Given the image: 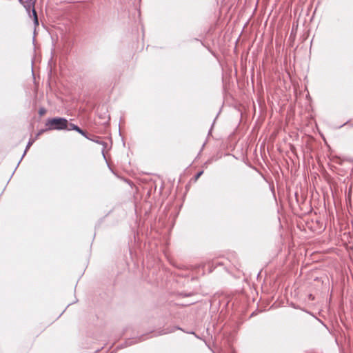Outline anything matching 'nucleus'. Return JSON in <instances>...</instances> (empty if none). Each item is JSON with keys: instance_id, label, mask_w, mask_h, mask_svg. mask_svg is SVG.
I'll use <instances>...</instances> for the list:
<instances>
[{"instance_id": "obj_5", "label": "nucleus", "mask_w": 353, "mask_h": 353, "mask_svg": "<svg viewBox=\"0 0 353 353\" xmlns=\"http://www.w3.org/2000/svg\"><path fill=\"white\" fill-rule=\"evenodd\" d=\"M203 174V171H201L199 173H197V174L194 177V181H196Z\"/></svg>"}, {"instance_id": "obj_3", "label": "nucleus", "mask_w": 353, "mask_h": 353, "mask_svg": "<svg viewBox=\"0 0 353 353\" xmlns=\"http://www.w3.org/2000/svg\"><path fill=\"white\" fill-rule=\"evenodd\" d=\"M32 12H33V16H34V23H35L36 26H38L39 25V21H38L37 12H36V10L34 9H33Z\"/></svg>"}, {"instance_id": "obj_4", "label": "nucleus", "mask_w": 353, "mask_h": 353, "mask_svg": "<svg viewBox=\"0 0 353 353\" xmlns=\"http://www.w3.org/2000/svg\"><path fill=\"white\" fill-rule=\"evenodd\" d=\"M46 113V110L44 108H41L39 110V114L42 117Z\"/></svg>"}, {"instance_id": "obj_6", "label": "nucleus", "mask_w": 353, "mask_h": 353, "mask_svg": "<svg viewBox=\"0 0 353 353\" xmlns=\"http://www.w3.org/2000/svg\"><path fill=\"white\" fill-rule=\"evenodd\" d=\"M46 130H47V129H46V130H39V131L37 132V135H36V139H37L39 138V137L40 135H41V134H42L45 131H46Z\"/></svg>"}, {"instance_id": "obj_2", "label": "nucleus", "mask_w": 353, "mask_h": 353, "mask_svg": "<svg viewBox=\"0 0 353 353\" xmlns=\"http://www.w3.org/2000/svg\"><path fill=\"white\" fill-rule=\"evenodd\" d=\"M65 130H75V131L78 132L79 133H80L81 134L86 137L85 132L83 130H82L81 128H79V127L74 125V123H68V128H66Z\"/></svg>"}, {"instance_id": "obj_8", "label": "nucleus", "mask_w": 353, "mask_h": 353, "mask_svg": "<svg viewBox=\"0 0 353 353\" xmlns=\"http://www.w3.org/2000/svg\"><path fill=\"white\" fill-rule=\"evenodd\" d=\"M20 2H21V0H19Z\"/></svg>"}, {"instance_id": "obj_7", "label": "nucleus", "mask_w": 353, "mask_h": 353, "mask_svg": "<svg viewBox=\"0 0 353 353\" xmlns=\"http://www.w3.org/2000/svg\"><path fill=\"white\" fill-rule=\"evenodd\" d=\"M34 141V140L30 141L28 143V146L31 145Z\"/></svg>"}, {"instance_id": "obj_1", "label": "nucleus", "mask_w": 353, "mask_h": 353, "mask_svg": "<svg viewBox=\"0 0 353 353\" xmlns=\"http://www.w3.org/2000/svg\"><path fill=\"white\" fill-rule=\"evenodd\" d=\"M46 126L47 127V130H65L68 128V121L66 119L61 117L49 119L46 121Z\"/></svg>"}]
</instances>
